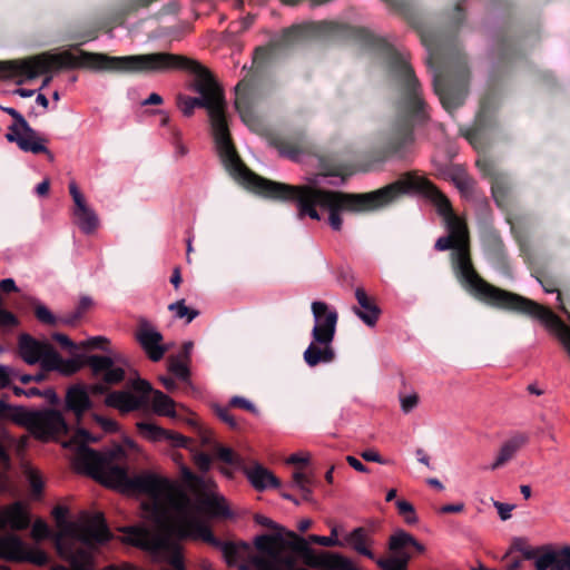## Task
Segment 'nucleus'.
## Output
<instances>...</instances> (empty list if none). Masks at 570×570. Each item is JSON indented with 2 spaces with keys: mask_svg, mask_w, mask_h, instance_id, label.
<instances>
[{
  "mask_svg": "<svg viewBox=\"0 0 570 570\" xmlns=\"http://www.w3.org/2000/svg\"><path fill=\"white\" fill-rule=\"evenodd\" d=\"M0 416H11L14 422L27 426L41 439L67 434L69 431L61 412L53 409L29 411L21 406L12 407L0 400Z\"/></svg>",
  "mask_w": 570,
  "mask_h": 570,
  "instance_id": "nucleus-9",
  "label": "nucleus"
},
{
  "mask_svg": "<svg viewBox=\"0 0 570 570\" xmlns=\"http://www.w3.org/2000/svg\"><path fill=\"white\" fill-rule=\"evenodd\" d=\"M344 541L357 553L371 560H375V554L370 549V547L373 544V539L368 529L364 527L355 528L352 532L344 537Z\"/></svg>",
  "mask_w": 570,
  "mask_h": 570,
  "instance_id": "nucleus-33",
  "label": "nucleus"
},
{
  "mask_svg": "<svg viewBox=\"0 0 570 570\" xmlns=\"http://www.w3.org/2000/svg\"><path fill=\"white\" fill-rule=\"evenodd\" d=\"M303 357L308 366L314 367L321 363L333 362L336 354L332 345H321L312 341L305 350Z\"/></svg>",
  "mask_w": 570,
  "mask_h": 570,
  "instance_id": "nucleus-35",
  "label": "nucleus"
},
{
  "mask_svg": "<svg viewBox=\"0 0 570 570\" xmlns=\"http://www.w3.org/2000/svg\"><path fill=\"white\" fill-rule=\"evenodd\" d=\"M510 552H519L525 560H537V550L529 547L524 539L517 538L513 540Z\"/></svg>",
  "mask_w": 570,
  "mask_h": 570,
  "instance_id": "nucleus-46",
  "label": "nucleus"
},
{
  "mask_svg": "<svg viewBox=\"0 0 570 570\" xmlns=\"http://www.w3.org/2000/svg\"><path fill=\"white\" fill-rule=\"evenodd\" d=\"M464 19V9L459 2L453 9L446 33L432 30L421 32L422 43L429 52L428 63L441 65V69L434 73L433 88L442 107L449 112L461 107L468 95L470 80L468 59L455 37Z\"/></svg>",
  "mask_w": 570,
  "mask_h": 570,
  "instance_id": "nucleus-5",
  "label": "nucleus"
},
{
  "mask_svg": "<svg viewBox=\"0 0 570 570\" xmlns=\"http://www.w3.org/2000/svg\"><path fill=\"white\" fill-rule=\"evenodd\" d=\"M381 570H407L409 556L401 558L392 556L390 558H380L374 560Z\"/></svg>",
  "mask_w": 570,
  "mask_h": 570,
  "instance_id": "nucleus-43",
  "label": "nucleus"
},
{
  "mask_svg": "<svg viewBox=\"0 0 570 570\" xmlns=\"http://www.w3.org/2000/svg\"><path fill=\"white\" fill-rule=\"evenodd\" d=\"M391 188V197L387 206L399 202L412 193L424 194L436 207L440 215L444 216L446 223L461 222L454 214L450 199L430 179L419 177L412 171L402 174L396 180L384 186Z\"/></svg>",
  "mask_w": 570,
  "mask_h": 570,
  "instance_id": "nucleus-8",
  "label": "nucleus"
},
{
  "mask_svg": "<svg viewBox=\"0 0 570 570\" xmlns=\"http://www.w3.org/2000/svg\"><path fill=\"white\" fill-rule=\"evenodd\" d=\"M77 459L88 474L102 484L122 493L147 495L156 510H160L165 499L175 491V485L169 479L150 472L130 476L128 469L114 463L111 455L102 454L87 445L79 448Z\"/></svg>",
  "mask_w": 570,
  "mask_h": 570,
  "instance_id": "nucleus-6",
  "label": "nucleus"
},
{
  "mask_svg": "<svg viewBox=\"0 0 570 570\" xmlns=\"http://www.w3.org/2000/svg\"><path fill=\"white\" fill-rule=\"evenodd\" d=\"M69 193L75 203L73 216L76 224L85 234H92L99 227V218L94 209H91L85 199V196L79 190L77 184L71 181L69 184Z\"/></svg>",
  "mask_w": 570,
  "mask_h": 570,
  "instance_id": "nucleus-21",
  "label": "nucleus"
},
{
  "mask_svg": "<svg viewBox=\"0 0 570 570\" xmlns=\"http://www.w3.org/2000/svg\"><path fill=\"white\" fill-rule=\"evenodd\" d=\"M19 354L21 358L29 365L40 363L43 370V361L52 352L53 346L48 342H41L31 335L23 333L18 341Z\"/></svg>",
  "mask_w": 570,
  "mask_h": 570,
  "instance_id": "nucleus-23",
  "label": "nucleus"
},
{
  "mask_svg": "<svg viewBox=\"0 0 570 570\" xmlns=\"http://www.w3.org/2000/svg\"><path fill=\"white\" fill-rule=\"evenodd\" d=\"M7 525L14 531H23L30 527L31 518L22 502H14L4 510Z\"/></svg>",
  "mask_w": 570,
  "mask_h": 570,
  "instance_id": "nucleus-36",
  "label": "nucleus"
},
{
  "mask_svg": "<svg viewBox=\"0 0 570 570\" xmlns=\"http://www.w3.org/2000/svg\"><path fill=\"white\" fill-rule=\"evenodd\" d=\"M87 356L78 355L75 358L65 360L55 348L43 361V371H57L62 375L70 376L76 374L86 365Z\"/></svg>",
  "mask_w": 570,
  "mask_h": 570,
  "instance_id": "nucleus-29",
  "label": "nucleus"
},
{
  "mask_svg": "<svg viewBox=\"0 0 570 570\" xmlns=\"http://www.w3.org/2000/svg\"><path fill=\"white\" fill-rule=\"evenodd\" d=\"M215 548L222 550L226 561L232 564L235 563L238 558V547L234 542L222 541L219 539V543L215 544Z\"/></svg>",
  "mask_w": 570,
  "mask_h": 570,
  "instance_id": "nucleus-48",
  "label": "nucleus"
},
{
  "mask_svg": "<svg viewBox=\"0 0 570 570\" xmlns=\"http://www.w3.org/2000/svg\"><path fill=\"white\" fill-rule=\"evenodd\" d=\"M537 279L539 281V283L541 284V286L543 287L544 292L546 293H554L557 292L558 293V296H557V299L559 301V308L564 313L567 314L568 318L570 320V313L567 311L566 306L563 305V302H562V294L558 291L554 282L546 276H542V277H537Z\"/></svg>",
  "mask_w": 570,
  "mask_h": 570,
  "instance_id": "nucleus-49",
  "label": "nucleus"
},
{
  "mask_svg": "<svg viewBox=\"0 0 570 570\" xmlns=\"http://www.w3.org/2000/svg\"><path fill=\"white\" fill-rule=\"evenodd\" d=\"M52 514L59 525H63L66 532L73 539L81 542L85 547L95 548L98 544H104L111 540L112 533L110 532L106 519L102 513L98 512L85 524H77L67 522L66 518L68 509L62 505H57L52 510Z\"/></svg>",
  "mask_w": 570,
  "mask_h": 570,
  "instance_id": "nucleus-11",
  "label": "nucleus"
},
{
  "mask_svg": "<svg viewBox=\"0 0 570 570\" xmlns=\"http://www.w3.org/2000/svg\"><path fill=\"white\" fill-rule=\"evenodd\" d=\"M419 403V395L416 393L401 397V409L404 413H410Z\"/></svg>",
  "mask_w": 570,
  "mask_h": 570,
  "instance_id": "nucleus-62",
  "label": "nucleus"
},
{
  "mask_svg": "<svg viewBox=\"0 0 570 570\" xmlns=\"http://www.w3.org/2000/svg\"><path fill=\"white\" fill-rule=\"evenodd\" d=\"M50 534H51V531H50L48 524L43 520L38 519L33 523L32 531H31V535H32L33 540L41 541L43 539L49 538Z\"/></svg>",
  "mask_w": 570,
  "mask_h": 570,
  "instance_id": "nucleus-55",
  "label": "nucleus"
},
{
  "mask_svg": "<svg viewBox=\"0 0 570 570\" xmlns=\"http://www.w3.org/2000/svg\"><path fill=\"white\" fill-rule=\"evenodd\" d=\"M537 570H570V546L546 549L534 561Z\"/></svg>",
  "mask_w": 570,
  "mask_h": 570,
  "instance_id": "nucleus-27",
  "label": "nucleus"
},
{
  "mask_svg": "<svg viewBox=\"0 0 570 570\" xmlns=\"http://www.w3.org/2000/svg\"><path fill=\"white\" fill-rule=\"evenodd\" d=\"M492 197L500 208H507L509 205L510 187L503 177H495L491 181Z\"/></svg>",
  "mask_w": 570,
  "mask_h": 570,
  "instance_id": "nucleus-39",
  "label": "nucleus"
},
{
  "mask_svg": "<svg viewBox=\"0 0 570 570\" xmlns=\"http://www.w3.org/2000/svg\"><path fill=\"white\" fill-rule=\"evenodd\" d=\"M497 97L494 94H487L480 101V109L475 116L473 126L463 132L465 139L478 148L483 144L487 132L497 125L495 110Z\"/></svg>",
  "mask_w": 570,
  "mask_h": 570,
  "instance_id": "nucleus-16",
  "label": "nucleus"
},
{
  "mask_svg": "<svg viewBox=\"0 0 570 570\" xmlns=\"http://www.w3.org/2000/svg\"><path fill=\"white\" fill-rule=\"evenodd\" d=\"M244 473L257 491H263L267 488L281 487V481L268 469L264 468L259 463H255L250 468L245 466Z\"/></svg>",
  "mask_w": 570,
  "mask_h": 570,
  "instance_id": "nucleus-32",
  "label": "nucleus"
},
{
  "mask_svg": "<svg viewBox=\"0 0 570 570\" xmlns=\"http://www.w3.org/2000/svg\"><path fill=\"white\" fill-rule=\"evenodd\" d=\"M475 164H476V167L480 169V171L485 177L491 178L492 181L495 177H501L500 175L497 174L494 164L491 160L485 159V158L478 159Z\"/></svg>",
  "mask_w": 570,
  "mask_h": 570,
  "instance_id": "nucleus-57",
  "label": "nucleus"
},
{
  "mask_svg": "<svg viewBox=\"0 0 570 570\" xmlns=\"http://www.w3.org/2000/svg\"><path fill=\"white\" fill-rule=\"evenodd\" d=\"M177 106L181 110L183 115L185 117H190L194 114V107L193 104L189 101V96H185L183 94H179L176 98Z\"/></svg>",
  "mask_w": 570,
  "mask_h": 570,
  "instance_id": "nucleus-61",
  "label": "nucleus"
},
{
  "mask_svg": "<svg viewBox=\"0 0 570 570\" xmlns=\"http://www.w3.org/2000/svg\"><path fill=\"white\" fill-rule=\"evenodd\" d=\"M151 394L153 410L156 414L173 419L177 416L175 401L161 391L154 390L151 384L142 379L132 381L131 390L111 391L105 399V404L125 414L147 407Z\"/></svg>",
  "mask_w": 570,
  "mask_h": 570,
  "instance_id": "nucleus-7",
  "label": "nucleus"
},
{
  "mask_svg": "<svg viewBox=\"0 0 570 570\" xmlns=\"http://www.w3.org/2000/svg\"><path fill=\"white\" fill-rule=\"evenodd\" d=\"M198 432L200 436V441L203 445H214V451L216 453V458L229 465H234L237 468H243L244 461L243 459L236 454L230 448L223 446L218 443L214 442L212 431L198 426Z\"/></svg>",
  "mask_w": 570,
  "mask_h": 570,
  "instance_id": "nucleus-31",
  "label": "nucleus"
},
{
  "mask_svg": "<svg viewBox=\"0 0 570 570\" xmlns=\"http://www.w3.org/2000/svg\"><path fill=\"white\" fill-rule=\"evenodd\" d=\"M355 298L358 306H354L353 312L367 326H375L381 315V308L375 303L374 298L370 297L363 287L355 289Z\"/></svg>",
  "mask_w": 570,
  "mask_h": 570,
  "instance_id": "nucleus-28",
  "label": "nucleus"
},
{
  "mask_svg": "<svg viewBox=\"0 0 570 570\" xmlns=\"http://www.w3.org/2000/svg\"><path fill=\"white\" fill-rule=\"evenodd\" d=\"M499 62L508 65L519 57L517 42L508 36H500L497 43Z\"/></svg>",
  "mask_w": 570,
  "mask_h": 570,
  "instance_id": "nucleus-37",
  "label": "nucleus"
},
{
  "mask_svg": "<svg viewBox=\"0 0 570 570\" xmlns=\"http://www.w3.org/2000/svg\"><path fill=\"white\" fill-rule=\"evenodd\" d=\"M109 345V340L105 336H95L85 342H81L79 347L88 348V350H101L107 351Z\"/></svg>",
  "mask_w": 570,
  "mask_h": 570,
  "instance_id": "nucleus-54",
  "label": "nucleus"
},
{
  "mask_svg": "<svg viewBox=\"0 0 570 570\" xmlns=\"http://www.w3.org/2000/svg\"><path fill=\"white\" fill-rule=\"evenodd\" d=\"M187 528L191 530L196 537L200 538L203 541L209 543L215 547V544L219 543V539L215 537L209 525L199 521V520H190L186 523Z\"/></svg>",
  "mask_w": 570,
  "mask_h": 570,
  "instance_id": "nucleus-40",
  "label": "nucleus"
},
{
  "mask_svg": "<svg viewBox=\"0 0 570 570\" xmlns=\"http://www.w3.org/2000/svg\"><path fill=\"white\" fill-rule=\"evenodd\" d=\"M66 410L73 413L79 423L87 411L92 409V401L89 396L88 387L85 384H73L68 387L66 393Z\"/></svg>",
  "mask_w": 570,
  "mask_h": 570,
  "instance_id": "nucleus-25",
  "label": "nucleus"
},
{
  "mask_svg": "<svg viewBox=\"0 0 570 570\" xmlns=\"http://www.w3.org/2000/svg\"><path fill=\"white\" fill-rule=\"evenodd\" d=\"M271 144L281 156L294 161H298L302 156L314 154V145L303 130L273 137Z\"/></svg>",
  "mask_w": 570,
  "mask_h": 570,
  "instance_id": "nucleus-18",
  "label": "nucleus"
},
{
  "mask_svg": "<svg viewBox=\"0 0 570 570\" xmlns=\"http://www.w3.org/2000/svg\"><path fill=\"white\" fill-rule=\"evenodd\" d=\"M139 434L148 441L159 442L163 440L169 441L175 448L189 449L191 439L184 436L180 433L166 430L151 422L140 421L136 423Z\"/></svg>",
  "mask_w": 570,
  "mask_h": 570,
  "instance_id": "nucleus-24",
  "label": "nucleus"
},
{
  "mask_svg": "<svg viewBox=\"0 0 570 570\" xmlns=\"http://www.w3.org/2000/svg\"><path fill=\"white\" fill-rule=\"evenodd\" d=\"M215 414L226 423L230 429H238V423L236 419L229 413L228 409L216 405L214 407Z\"/></svg>",
  "mask_w": 570,
  "mask_h": 570,
  "instance_id": "nucleus-56",
  "label": "nucleus"
},
{
  "mask_svg": "<svg viewBox=\"0 0 570 570\" xmlns=\"http://www.w3.org/2000/svg\"><path fill=\"white\" fill-rule=\"evenodd\" d=\"M312 312L315 318V325L312 330V338L321 345H332L338 314L334 309H330L328 305L324 302H313Z\"/></svg>",
  "mask_w": 570,
  "mask_h": 570,
  "instance_id": "nucleus-17",
  "label": "nucleus"
},
{
  "mask_svg": "<svg viewBox=\"0 0 570 570\" xmlns=\"http://www.w3.org/2000/svg\"><path fill=\"white\" fill-rule=\"evenodd\" d=\"M247 190L264 198L296 205L299 218L308 216L320 220L317 207L328 210V224L333 230H341L342 212L366 213L387 207L392 189L384 186L368 193H345L324 189L317 186L316 179L308 184L291 185L272 180L256 174L245 187Z\"/></svg>",
  "mask_w": 570,
  "mask_h": 570,
  "instance_id": "nucleus-3",
  "label": "nucleus"
},
{
  "mask_svg": "<svg viewBox=\"0 0 570 570\" xmlns=\"http://www.w3.org/2000/svg\"><path fill=\"white\" fill-rule=\"evenodd\" d=\"M194 461H195V464L197 465V468L202 472L209 471V469L212 466V458H210V455L207 454V453H204V452H196L194 454Z\"/></svg>",
  "mask_w": 570,
  "mask_h": 570,
  "instance_id": "nucleus-60",
  "label": "nucleus"
},
{
  "mask_svg": "<svg viewBox=\"0 0 570 570\" xmlns=\"http://www.w3.org/2000/svg\"><path fill=\"white\" fill-rule=\"evenodd\" d=\"M7 527L4 512L0 514V531ZM0 559L8 562H28L36 566H46L48 554L38 548L29 547L18 534H0Z\"/></svg>",
  "mask_w": 570,
  "mask_h": 570,
  "instance_id": "nucleus-12",
  "label": "nucleus"
},
{
  "mask_svg": "<svg viewBox=\"0 0 570 570\" xmlns=\"http://www.w3.org/2000/svg\"><path fill=\"white\" fill-rule=\"evenodd\" d=\"M86 365L91 370L96 377H101V383L92 384L89 389L92 394L104 395L106 397L111 393L108 385L119 384L125 380L126 373L122 367L115 366L112 357L107 355H88L85 358Z\"/></svg>",
  "mask_w": 570,
  "mask_h": 570,
  "instance_id": "nucleus-14",
  "label": "nucleus"
},
{
  "mask_svg": "<svg viewBox=\"0 0 570 570\" xmlns=\"http://www.w3.org/2000/svg\"><path fill=\"white\" fill-rule=\"evenodd\" d=\"M254 543L259 552L275 558L277 548L284 543V540L281 533L262 534L255 539Z\"/></svg>",
  "mask_w": 570,
  "mask_h": 570,
  "instance_id": "nucleus-38",
  "label": "nucleus"
},
{
  "mask_svg": "<svg viewBox=\"0 0 570 570\" xmlns=\"http://www.w3.org/2000/svg\"><path fill=\"white\" fill-rule=\"evenodd\" d=\"M170 140H171V144L175 147L176 156L184 157L185 155H187L188 149L181 142V131L177 127H171L170 128Z\"/></svg>",
  "mask_w": 570,
  "mask_h": 570,
  "instance_id": "nucleus-53",
  "label": "nucleus"
},
{
  "mask_svg": "<svg viewBox=\"0 0 570 570\" xmlns=\"http://www.w3.org/2000/svg\"><path fill=\"white\" fill-rule=\"evenodd\" d=\"M168 309L174 312L177 318L186 317L187 323H190L194 318H196L199 315V312L197 309L189 308L185 305V299L171 303L168 306Z\"/></svg>",
  "mask_w": 570,
  "mask_h": 570,
  "instance_id": "nucleus-44",
  "label": "nucleus"
},
{
  "mask_svg": "<svg viewBox=\"0 0 570 570\" xmlns=\"http://www.w3.org/2000/svg\"><path fill=\"white\" fill-rule=\"evenodd\" d=\"M19 324L18 317L0 306V327H16Z\"/></svg>",
  "mask_w": 570,
  "mask_h": 570,
  "instance_id": "nucleus-58",
  "label": "nucleus"
},
{
  "mask_svg": "<svg viewBox=\"0 0 570 570\" xmlns=\"http://www.w3.org/2000/svg\"><path fill=\"white\" fill-rule=\"evenodd\" d=\"M206 507L208 511L216 517H228L229 510L224 501L220 498H212L206 501Z\"/></svg>",
  "mask_w": 570,
  "mask_h": 570,
  "instance_id": "nucleus-47",
  "label": "nucleus"
},
{
  "mask_svg": "<svg viewBox=\"0 0 570 570\" xmlns=\"http://www.w3.org/2000/svg\"><path fill=\"white\" fill-rule=\"evenodd\" d=\"M287 535L296 541L294 549L303 557L307 566L312 568H323L325 570H355L352 561L346 557L330 551L317 553L295 532L288 531Z\"/></svg>",
  "mask_w": 570,
  "mask_h": 570,
  "instance_id": "nucleus-15",
  "label": "nucleus"
},
{
  "mask_svg": "<svg viewBox=\"0 0 570 570\" xmlns=\"http://www.w3.org/2000/svg\"><path fill=\"white\" fill-rule=\"evenodd\" d=\"M70 50L58 53L42 52L26 59L0 61V79L19 78L32 80L41 73L62 69H86L95 72L110 73H157L170 70H188L194 75L190 89L198 97H189L195 108H205L209 116L213 138L220 161L226 171L244 188L256 175L239 157L233 142L227 117L224 89L212 71L186 56L170 52H151L115 57L102 52H90L72 46Z\"/></svg>",
  "mask_w": 570,
  "mask_h": 570,
  "instance_id": "nucleus-1",
  "label": "nucleus"
},
{
  "mask_svg": "<svg viewBox=\"0 0 570 570\" xmlns=\"http://www.w3.org/2000/svg\"><path fill=\"white\" fill-rule=\"evenodd\" d=\"M0 109L13 119V124L8 127V132L6 134V139L9 142H16L23 151L46 154L50 159L53 158L52 154L43 145L48 140L40 137L18 110L3 106H0Z\"/></svg>",
  "mask_w": 570,
  "mask_h": 570,
  "instance_id": "nucleus-13",
  "label": "nucleus"
},
{
  "mask_svg": "<svg viewBox=\"0 0 570 570\" xmlns=\"http://www.w3.org/2000/svg\"><path fill=\"white\" fill-rule=\"evenodd\" d=\"M168 371L183 382L189 381V363L181 361L179 357H168Z\"/></svg>",
  "mask_w": 570,
  "mask_h": 570,
  "instance_id": "nucleus-42",
  "label": "nucleus"
},
{
  "mask_svg": "<svg viewBox=\"0 0 570 570\" xmlns=\"http://www.w3.org/2000/svg\"><path fill=\"white\" fill-rule=\"evenodd\" d=\"M275 45L268 47H257L254 51L253 65L259 67L264 62L271 59L274 53Z\"/></svg>",
  "mask_w": 570,
  "mask_h": 570,
  "instance_id": "nucleus-52",
  "label": "nucleus"
},
{
  "mask_svg": "<svg viewBox=\"0 0 570 570\" xmlns=\"http://www.w3.org/2000/svg\"><path fill=\"white\" fill-rule=\"evenodd\" d=\"M55 546L58 554L70 563V569L65 566H57L55 570H91V548H79L73 541L63 540L62 534H57Z\"/></svg>",
  "mask_w": 570,
  "mask_h": 570,
  "instance_id": "nucleus-19",
  "label": "nucleus"
},
{
  "mask_svg": "<svg viewBox=\"0 0 570 570\" xmlns=\"http://www.w3.org/2000/svg\"><path fill=\"white\" fill-rule=\"evenodd\" d=\"M341 36L353 39L362 46L379 51L384 58L387 77L401 92L403 108L412 119L424 120L425 102L421 97V83L406 58L383 38H379L362 27H352L333 21H318L296 24L286 29L283 41L291 43L305 37Z\"/></svg>",
  "mask_w": 570,
  "mask_h": 570,
  "instance_id": "nucleus-4",
  "label": "nucleus"
},
{
  "mask_svg": "<svg viewBox=\"0 0 570 570\" xmlns=\"http://www.w3.org/2000/svg\"><path fill=\"white\" fill-rule=\"evenodd\" d=\"M483 248L488 258L502 268H508L505 246L495 232H490L483 238Z\"/></svg>",
  "mask_w": 570,
  "mask_h": 570,
  "instance_id": "nucleus-34",
  "label": "nucleus"
},
{
  "mask_svg": "<svg viewBox=\"0 0 570 570\" xmlns=\"http://www.w3.org/2000/svg\"><path fill=\"white\" fill-rule=\"evenodd\" d=\"M35 315L43 324L56 325L58 318L42 304L35 305Z\"/></svg>",
  "mask_w": 570,
  "mask_h": 570,
  "instance_id": "nucleus-51",
  "label": "nucleus"
},
{
  "mask_svg": "<svg viewBox=\"0 0 570 570\" xmlns=\"http://www.w3.org/2000/svg\"><path fill=\"white\" fill-rule=\"evenodd\" d=\"M314 481L306 473L295 471L293 473V487L297 488L302 492L304 501H312V485Z\"/></svg>",
  "mask_w": 570,
  "mask_h": 570,
  "instance_id": "nucleus-41",
  "label": "nucleus"
},
{
  "mask_svg": "<svg viewBox=\"0 0 570 570\" xmlns=\"http://www.w3.org/2000/svg\"><path fill=\"white\" fill-rule=\"evenodd\" d=\"M235 109L240 119L248 127L257 124L258 119L254 112L255 91L252 79L244 78L235 87Z\"/></svg>",
  "mask_w": 570,
  "mask_h": 570,
  "instance_id": "nucleus-22",
  "label": "nucleus"
},
{
  "mask_svg": "<svg viewBox=\"0 0 570 570\" xmlns=\"http://www.w3.org/2000/svg\"><path fill=\"white\" fill-rule=\"evenodd\" d=\"M136 340L153 362H159L167 352V347L161 344L163 334L146 320L139 321Z\"/></svg>",
  "mask_w": 570,
  "mask_h": 570,
  "instance_id": "nucleus-20",
  "label": "nucleus"
},
{
  "mask_svg": "<svg viewBox=\"0 0 570 570\" xmlns=\"http://www.w3.org/2000/svg\"><path fill=\"white\" fill-rule=\"evenodd\" d=\"M51 337L65 350L73 351L78 348V345L73 343L66 334L53 333Z\"/></svg>",
  "mask_w": 570,
  "mask_h": 570,
  "instance_id": "nucleus-63",
  "label": "nucleus"
},
{
  "mask_svg": "<svg viewBox=\"0 0 570 570\" xmlns=\"http://www.w3.org/2000/svg\"><path fill=\"white\" fill-rule=\"evenodd\" d=\"M389 550L397 557L404 558L409 556V561L414 552L423 553L425 548L411 533L403 529H397L389 540Z\"/></svg>",
  "mask_w": 570,
  "mask_h": 570,
  "instance_id": "nucleus-26",
  "label": "nucleus"
},
{
  "mask_svg": "<svg viewBox=\"0 0 570 570\" xmlns=\"http://www.w3.org/2000/svg\"><path fill=\"white\" fill-rule=\"evenodd\" d=\"M122 531L127 534V541L135 546H140L144 532L136 528H124Z\"/></svg>",
  "mask_w": 570,
  "mask_h": 570,
  "instance_id": "nucleus-64",
  "label": "nucleus"
},
{
  "mask_svg": "<svg viewBox=\"0 0 570 570\" xmlns=\"http://www.w3.org/2000/svg\"><path fill=\"white\" fill-rule=\"evenodd\" d=\"M399 513L403 517L405 523L412 525L417 522L414 505L406 500H397L395 502Z\"/></svg>",
  "mask_w": 570,
  "mask_h": 570,
  "instance_id": "nucleus-45",
  "label": "nucleus"
},
{
  "mask_svg": "<svg viewBox=\"0 0 570 570\" xmlns=\"http://www.w3.org/2000/svg\"><path fill=\"white\" fill-rule=\"evenodd\" d=\"M414 142L413 126L404 120L394 126L387 136L377 145L360 155L366 170L389 159H405Z\"/></svg>",
  "mask_w": 570,
  "mask_h": 570,
  "instance_id": "nucleus-10",
  "label": "nucleus"
},
{
  "mask_svg": "<svg viewBox=\"0 0 570 570\" xmlns=\"http://www.w3.org/2000/svg\"><path fill=\"white\" fill-rule=\"evenodd\" d=\"M529 442L525 433H515L502 443L493 463L489 466L491 471L501 469L514 459L517 453Z\"/></svg>",
  "mask_w": 570,
  "mask_h": 570,
  "instance_id": "nucleus-30",
  "label": "nucleus"
},
{
  "mask_svg": "<svg viewBox=\"0 0 570 570\" xmlns=\"http://www.w3.org/2000/svg\"><path fill=\"white\" fill-rule=\"evenodd\" d=\"M456 188L465 195H471L475 188V180L468 175H460L454 177Z\"/></svg>",
  "mask_w": 570,
  "mask_h": 570,
  "instance_id": "nucleus-50",
  "label": "nucleus"
},
{
  "mask_svg": "<svg viewBox=\"0 0 570 570\" xmlns=\"http://www.w3.org/2000/svg\"><path fill=\"white\" fill-rule=\"evenodd\" d=\"M446 225L449 235L438 238L434 248L439 252L452 249L451 267L461 286L475 299L491 307L539 320L557 335L570 357V327L549 307L497 287L481 277L472 262L466 225L463 222Z\"/></svg>",
  "mask_w": 570,
  "mask_h": 570,
  "instance_id": "nucleus-2",
  "label": "nucleus"
},
{
  "mask_svg": "<svg viewBox=\"0 0 570 570\" xmlns=\"http://www.w3.org/2000/svg\"><path fill=\"white\" fill-rule=\"evenodd\" d=\"M95 421L102 428V430L107 433H116L119 431L118 423L112 420L108 419L98 414H95Z\"/></svg>",
  "mask_w": 570,
  "mask_h": 570,
  "instance_id": "nucleus-59",
  "label": "nucleus"
}]
</instances>
